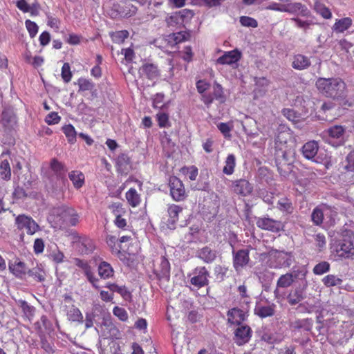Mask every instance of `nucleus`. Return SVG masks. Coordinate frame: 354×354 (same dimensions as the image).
<instances>
[{"label":"nucleus","mask_w":354,"mask_h":354,"mask_svg":"<svg viewBox=\"0 0 354 354\" xmlns=\"http://www.w3.org/2000/svg\"><path fill=\"white\" fill-rule=\"evenodd\" d=\"M311 219L315 225L322 224L324 220V209L321 206H317L313 210Z\"/></svg>","instance_id":"42"},{"label":"nucleus","mask_w":354,"mask_h":354,"mask_svg":"<svg viewBox=\"0 0 354 354\" xmlns=\"http://www.w3.org/2000/svg\"><path fill=\"white\" fill-rule=\"evenodd\" d=\"M241 57V53L237 49L225 52L222 56L219 57L216 63L221 65H232L236 64Z\"/></svg>","instance_id":"19"},{"label":"nucleus","mask_w":354,"mask_h":354,"mask_svg":"<svg viewBox=\"0 0 354 354\" xmlns=\"http://www.w3.org/2000/svg\"><path fill=\"white\" fill-rule=\"evenodd\" d=\"M286 12L292 14L299 12V14L303 17H309L310 15V10L306 6L301 3L288 2L286 6Z\"/></svg>","instance_id":"26"},{"label":"nucleus","mask_w":354,"mask_h":354,"mask_svg":"<svg viewBox=\"0 0 354 354\" xmlns=\"http://www.w3.org/2000/svg\"><path fill=\"white\" fill-rule=\"evenodd\" d=\"M129 37L127 30L117 31L111 34L112 40L115 43H122Z\"/></svg>","instance_id":"51"},{"label":"nucleus","mask_w":354,"mask_h":354,"mask_svg":"<svg viewBox=\"0 0 354 354\" xmlns=\"http://www.w3.org/2000/svg\"><path fill=\"white\" fill-rule=\"evenodd\" d=\"M319 149V145L316 141H309L302 147V153L308 160H312L317 155Z\"/></svg>","instance_id":"28"},{"label":"nucleus","mask_w":354,"mask_h":354,"mask_svg":"<svg viewBox=\"0 0 354 354\" xmlns=\"http://www.w3.org/2000/svg\"><path fill=\"white\" fill-rule=\"evenodd\" d=\"M104 325L107 326L109 329V336L112 338H119L120 333V330L114 326V324L110 321H105Z\"/></svg>","instance_id":"56"},{"label":"nucleus","mask_w":354,"mask_h":354,"mask_svg":"<svg viewBox=\"0 0 354 354\" xmlns=\"http://www.w3.org/2000/svg\"><path fill=\"white\" fill-rule=\"evenodd\" d=\"M218 252L209 246H205L196 252V257L206 263H212L216 259Z\"/></svg>","instance_id":"20"},{"label":"nucleus","mask_w":354,"mask_h":354,"mask_svg":"<svg viewBox=\"0 0 354 354\" xmlns=\"http://www.w3.org/2000/svg\"><path fill=\"white\" fill-rule=\"evenodd\" d=\"M170 194L174 200L181 201L185 198V190L183 182L176 176L169 178Z\"/></svg>","instance_id":"9"},{"label":"nucleus","mask_w":354,"mask_h":354,"mask_svg":"<svg viewBox=\"0 0 354 354\" xmlns=\"http://www.w3.org/2000/svg\"><path fill=\"white\" fill-rule=\"evenodd\" d=\"M61 117L58 115L57 113L51 112L48 115H47L45 121L48 124L52 125L59 123Z\"/></svg>","instance_id":"60"},{"label":"nucleus","mask_w":354,"mask_h":354,"mask_svg":"<svg viewBox=\"0 0 354 354\" xmlns=\"http://www.w3.org/2000/svg\"><path fill=\"white\" fill-rule=\"evenodd\" d=\"M62 77L64 82L68 83L72 77V73L68 63H64L62 68Z\"/></svg>","instance_id":"53"},{"label":"nucleus","mask_w":354,"mask_h":354,"mask_svg":"<svg viewBox=\"0 0 354 354\" xmlns=\"http://www.w3.org/2000/svg\"><path fill=\"white\" fill-rule=\"evenodd\" d=\"M215 100H219L221 102L225 101V95L221 85L215 83L213 86V91L211 93Z\"/></svg>","instance_id":"49"},{"label":"nucleus","mask_w":354,"mask_h":354,"mask_svg":"<svg viewBox=\"0 0 354 354\" xmlns=\"http://www.w3.org/2000/svg\"><path fill=\"white\" fill-rule=\"evenodd\" d=\"M225 165L223 167V172L227 175H231L234 171L236 165V158L234 154H229L225 160Z\"/></svg>","instance_id":"41"},{"label":"nucleus","mask_w":354,"mask_h":354,"mask_svg":"<svg viewBox=\"0 0 354 354\" xmlns=\"http://www.w3.org/2000/svg\"><path fill=\"white\" fill-rule=\"evenodd\" d=\"M26 27L29 32L30 37L31 38H33L38 32V26L36 24V23L27 19L25 22Z\"/></svg>","instance_id":"57"},{"label":"nucleus","mask_w":354,"mask_h":354,"mask_svg":"<svg viewBox=\"0 0 354 354\" xmlns=\"http://www.w3.org/2000/svg\"><path fill=\"white\" fill-rule=\"evenodd\" d=\"M170 263L165 256H161L159 263L153 269V274L158 280L168 281L170 278Z\"/></svg>","instance_id":"10"},{"label":"nucleus","mask_w":354,"mask_h":354,"mask_svg":"<svg viewBox=\"0 0 354 354\" xmlns=\"http://www.w3.org/2000/svg\"><path fill=\"white\" fill-rule=\"evenodd\" d=\"M50 257L55 263H60L63 262V260H64V254H63L62 252H61L60 250L57 249L55 250H53L50 254Z\"/></svg>","instance_id":"61"},{"label":"nucleus","mask_w":354,"mask_h":354,"mask_svg":"<svg viewBox=\"0 0 354 354\" xmlns=\"http://www.w3.org/2000/svg\"><path fill=\"white\" fill-rule=\"evenodd\" d=\"M283 115L290 121L297 122L299 121L301 115L300 113L296 111L290 109H283L282 111Z\"/></svg>","instance_id":"47"},{"label":"nucleus","mask_w":354,"mask_h":354,"mask_svg":"<svg viewBox=\"0 0 354 354\" xmlns=\"http://www.w3.org/2000/svg\"><path fill=\"white\" fill-rule=\"evenodd\" d=\"M313 326L311 319H297L291 323V327L294 330L303 329L305 331H310Z\"/></svg>","instance_id":"34"},{"label":"nucleus","mask_w":354,"mask_h":354,"mask_svg":"<svg viewBox=\"0 0 354 354\" xmlns=\"http://www.w3.org/2000/svg\"><path fill=\"white\" fill-rule=\"evenodd\" d=\"M238 326H239L234 331V340L237 345L241 346L250 341L252 337V330L248 325L240 324Z\"/></svg>","instance_id":"15"},{"label":"nucleus","mask_w":354,"mask_h":354,"mask_svg":"<svg viewBox=\"0 0 354 354\" xmlns=\"http://www.w3.org/2000/svg\"><path fill=\"white\" fill-rule=\"evenodd\" d=\"M9 269L18 278H23L28 270L25 263L19 259H16L13 263H9Z\"/></svg>","instance_id":"25"},{"label":"nucleus","mask_w":354,"mask_h":354,"mask_svg":"<svg viewBox=\"0 0 354 354\" xmlns=\"http://www.w3.org/2000/svg\"><path fill=\"white\" fill-rule=\"evenodd\" d=\"M277 207L287 214H292L294 209L292 201L286 197L278 200Z\"/></svg>","instance_id":"37"},{"label":"nucleus","mask_w":354,"mask_h":354,"mask_svg":"<svg viewBox=\"0 0 354 354\" xmlns=\"http://www.w3.org/2000/svg\"><path fill=\"white\" fill-rule=\"evenodd\" d=\"M315 12L323 18L329 19L332 17V13L328 8L320 2H315L314 5Z\"/></svg>","instance_id":"39"},{"label":"nucleus","mask_w":354,"mask_h":354,"mask_svg":"<svg viewBox=\"0 0 354 354\" xmlns=\"http://www.w3.org/2000/svg\"><path fill=\"white\" fill-rule=\"evenodd\" d=\"M15 224L19 230L25 229L28 234L32 235L39 230V225L30 217L20 214L15 218Z\"/></svg>","instance_id":"6"},{"label":"nucleus","mask_w":354,"mask_h":354,"mask_svg":"<svg viewBox=\"0 0 354 354\" xmlns=\"http://www.w3.org/2000/svg\"><path fill=\"white\" fill-rule=\"evenodd\" d=\"M305 297L306 296L304 290L301 287H297L295 289L291 290L287 295H286L285 297L288 303L290 306L298 304L299 302L304 300Z\"/></svg>","instance_id":"22"},{"label":"nucleus","mask_w":354,"mask_h":354,"mask_svg":"<svg viewBox=\"0 0 354 354\" xmlns=\"http://www.w3.org/2000/svg\"><path fill=\"white\" fill-rule=\"evenodd\" d=\"M140 71L149 80H155L160 76V71L158 66L152 63L144 64Z\"/></svg>","instance_id":"27"},{"label":"nucleus","mask_w":354,"mask_h":354,"mask_svg":"<svg viewBox=\"0 0 354 354\" xmlns=\"http://www.w3.org/2000/svg\"><path fill=\"white\" fill-rule=\"evenodd\" d=\"M232 247V261L233 267L236 272H241L243 268L248 265L250 261V249H241L237 251L234 250L233 245L230 243Z\"/></svg>","instance_id":"5"},{"label":"nucleus","mask_w":354,"mask_h":354,"mask_svg":"<svg viewBox=\"0 0 354 354\" xmlns=\"http://www.w3.org/2000/svg\"><path fill=\"white\" fill-rule=\"evenodd\" d=\"M269 259L268 266L270 268L280 269L283 268H289L294 261V257L291 252L279 251L275 249H271L269 252Z\"/></svg>","instance_id":"3"},{"label":"nucleus","mask_w":354,"mask_h":354,"mask_svg":"<svg viewBox=\"0 0 354 354\" xmlns=\"http://www.w3.org/2000/svg\"><path fill=\"white\" fill-rule=\"evenodd\" d=\"M73 237V243L79 245V251L82 254L91 253L94 249L95 245L93 241L85 235H80L76 232L72 234Z\"/></svg>","instance_id":"12"},{"label":"nucleus","mask_w":354,"mask_h":354,"mask_svg":"<svg viewBox=\"0 0 354 354\" xmlns=\"http://www.w3.org/2000/svg\"><path fill=\"white\" fill-rule=\"evenodd\" d=\"M232 185L234 192L242 196H247L253 191L252 185L245 178L236 180L233 182Z\"/></svg>","instance_id":"18"},{"label":"nucleus","mask_w":354,"mask_h":354,"mask_svg":"<svg viewBox=\"0 0 354 354\" xmlns=\"http://www.w3.org/2000/svg\"><path fill=\"white\" fill-rule=\"evenodd\" d=\"M62 130L69 142L73 143L76 140L77 133L72 124L64 126Z\"/></svg>","instance_id":"45"},{"label":"nucleus","mask_w":354,"mask_h":354,"mask_svg":"<svg viewBox=\"0 0 354 354\" xmlns=\"http://www.w3.org/2000/svg\"><path fill=\"white\" fill-rule=\"evenodd\" d=\"M113 313L115 316L122 322H126L128 319V313L127 310L121 307L115 306L113 308Z\"/></svg>","instance_id":"54"},{"label":"nucleus","mask_w":354,"mask_h":354,"mask_svg":"<svg viewBox=\"0 0 354 354\" xmlns=\"http://www.w3.org/2000/svg\"><path fill=\"white\" fill-rule=\"evenodd\" d=\"M17 126V117L11 108H5L0 117V127L6 132H10Z\"/></svg>","instance_id":"7"},{"label":"nucleus","mask_w":354,"mask_h":354,"mask_svg":"<svg viewBox=\"0 0 354 354\" xmlns=\"http://www.w3.org/2000/svg\"><path fill=\"white\" fill-rule=\"evenodd\" d=\"M257 226L262 230L271 231L272 232H279L283 228V224L281 221L274 220L269 217H259L257 219Z\"/></svg>","instance_id":"13"},{"label":"nucleus","mask_w":354,"mask_h":354,"mask_svg":"<svg viewBox=\"0 0 354 354\" xmlns=\"http://www.w3.org/2000/svg\"><path fill=\"white\" fill-rule=\"evenodd\" d=\"M299 274L303 277H305L306 276L305 272L293 271L292 272H287L281 274L279 277L277 281L276 288L274 290V298L277 300L285 299L286 293L281 290L290 287L294 283L295 279H297Z\"/></svg>","instance_id":"4"},{"label":"nucleus","mask_w":354,"mask_h":354,"mask_svg":"<svg viewBox=\"0 0 354 354\" xmlns=\"http://www.w3.org/2000/svg\"><path fill=\"white\" fill-rule=\"evenodd\" d=\"M275 307L274 304L268 306L257 305L254 308V314L261 318L272 317L275 313Z\"/></svg>","instance_id":"30"},{"label":"nucleus","mask_w":354,"mask_h":354,"mask_svg":"<svg viewBox=\"0 0 354 354\" xmlns=\"http://www.w3.org/2000/svg\"><path fill=\"white\" fill-rule=\"evenodd\" d=\"M156 118L160 127H166L169 126V116L167 114L160 112L156 114Z\"/></svg>","instance_id":"58"},{"label":"nucleus","mask_w":354,"mask_h":354,"mask_svg":"<svg viewBox=\"0 0 354 354\" xmlns=\"http://www.w3.org/2000/svg\"><path fill=\"white\" fill-rule=\"evenodd\" d=\"M256 275L257 276L259 281L263 285H270L272 281L275 273L272 271L265 269L264 270L257 272Z\"/></svg>","instance_id":"36"},{"label":"nucleus","mask_w":354,"mask_h":354,"mask_svg":"<svg viewBox=\"0 0 354 354\" xmlns=\"http://www.w3.org/2000/svg\"><path fill=\"white\" fill-rule=\"evenodd\" d=\"M52 215L59 227L75 226L79 222L77 212L73 208L65 205L55 207L52 211Z\"/></svg>","instance_id":"2"},{"label":"nucleus","mask_w":354,"mask_h":354,"mask_svg":"<svg viewBox=\"0 0 354 354\" xmlns=\"http://www.w3.org/2000/svg\"><path fill=\"white\" fill-rule=\"evenodd\" d=\"M183 211V207L172 204L168 206L167 208V216L168 218H164V223L168 229L174 230L176 228V224L179 218V214Z\"/></svg>","instance_id":"14"},{"label":"nucleus","mask_w":354,"mask_h":354,"mask_svg":"<svg viewBox=\"0 0 354 354\" xmlns=\"http://www.w3.org/2000/svg\"><path fill=\"white\" fill-rule=\"evenodd\" d=\"M78 84L80 87V91H91L94 87V84H93V82L86 79H79Z\"/></svg>","instance_id":"59"},{"label":"nucleus","mask_w":354,"mask_h":354,"mask_svg":"<svg viewBox=\"0 0 354 354\" xmlns=\"http://www.w3.org/2000/svg\"><path fill=\"white\" fill-rule=\"evenodd\" d=\"M352 24V19L350 17H345L337 20L334 24V30L339 32L346 30Z\"/></svg>","instance_id":"38"},{"label":"nucleus","mask_w":354,"mask_h":354,"mask_svg":"<svg viewBox=\"0 0 354 354\" xmlns=\"http://www.w3.org/2000/svg\"><path fill=\"white\" fill-rule=\"evenodd\" d=\"M68 318L70 321L77 322L79 323L83 322V315L79 308L75 307L74 306L68 310Z\"/></svg>","instance_id":"44"},{"label":"nucleus","mask_w":354,"mask_h":354,"mask_svg":"<svg viewBox=\"0 0 354 354\" xmlns=\"http://www.w3.org/2000/svg\"><path fill=\"white\" fill-rule=\"evenodd\" d=\"M316 86L328 97L342 99L346 96V84L339 78H319Z\"/></svg>","instance_id":"1"},{"label":"nucleus","mask_w":354,"mask_h":354,"mask_svg":"<svg viewBox=\"0 0 354 354\" xmlns=\"http://www.w3.org/2000/svg\"><path fill=\"white\" fill-rule=\"evenodd\" d=\"M107 245L111 248L113 252L120 253L122 247L119 245L118 248L115 247L118 239L115 236L107 235L106 239Z\"/></svg>","instance_id":"52"},{"label":"nucleus","mask_w":354,"mask_h":354,"mask_svg":"<svg viewBox=\"0 0 354 354\" xmlns=\"http://www.w3.org/2000/svg\"><path fill=\"white\" fill-rule=\"evenodd\" d=\"M34 252L36 254L42 253L44 249V242L42 239H36L34 242Z\"/></svg>","instance_id":"63"},{"label":"nucleus","mask_w":354,"mask_h":354,"mask_svg":"<svg viewBox=\"0 0 354 354\" xmlns=\"http://www.w3.org/2000/svg\"><path fill=\"white\" fill-rule=\"evenodd\" d=\"M219 131L224 135L225 137H230V132L231 131V127L229 124L225 122H221L217 125Z\"/></svg>","instance_id":"64"},{"label":"nucleus","mask_w":354,"mask_h":354,"mask_svg":"<svg viewBox=\"0 0 354 354\" xmlns=\"http://www.w3.org/2000/svg\"><path fill=\"white\" fill-rule=\"evenodd\" d=\"M114 270L112 266L106 261H102L98 266L99 276L104 279L113 276Z\"/></svg>","instance_id":"33"},{"label":"nucleus","mask_w":354,"mask_h":354,"mask_svg":"<svg viewBox=\"0 0 354 354\" xmlns=\"http://www.w3.org/2000/svg\"><path fill=\"white\" fill-rule=\"evenodd\" d=\"M347 164L345 168L348 171H354V151H351L346 157Z\"/></svg>","instance_id":"62"},{"label":"nucleus","mask_w":354,"mask_h":354,"mask_svg":"<svg viewBox=\"0 0 354 354\" xmlns=\"http://www.w3.org/2000/svg\"><path fill=\"white\" fill-rule=\"evenodd\" d=\"M106 288L113 292L119 293L122 297H125L129 295V292L127 290L124 286H119L115 283H107Z\"/></svg>","instance_id":"50"},{"label":"nucleus","mask_w":354,"mask_h":354,"mask_svg":"<svg viewBox=\"0 0 354 354\" xmlns=\"http://www.w3.org/2000/svg\"><path fill=\"white\" fill-rule=\"evenodd\" d=\"M311 64L310 59L302 54H297L293 57L292 67L296 70H304Z\"/></svg>","instance_id":"29"},{"label":"nucleus","mask_w":354,"mask_h":354,"mask_svg":"<svg viewBox=\"0 0 354 354\" xmlns=\"http://www.w3.org/2000/svg\"><path fill=\"white\" fill-rule=\"evenodd\" d=\"M194 13L192 10L183 9L179 12L173 13L168 19L170 25H181L192 18Z\"/></svg>","instance_id":"17"},{"label":"nucleus","mask_w":354,"mask_h":354,"mask_svg":"<svg viewBox=\"0 0 354 354\" xmlns=\"http://www.w3.org/2000/svg\"><path fill=\"white\" fill-rule=\"evenodd\" d=\"M227 321L231 324L240 325L245 319L244 312L238 308H233L227 313Z\"/></svg>","instance_id":"23"},{"label":"nucleus","mask_w":354,"mask_h":354,"mask_svg":"<svg viewBox=\"0 0 354 354\" xmlns=\"http://www.w3.org/2000/svg\"><path fill=\"white\" fill-rule=\"evenodd\" d=\"M27 274L39 282L44 281L45 279V272L38 266L28 269Z\"/></svg>","instance_id":"43"},{"label":"nucleus","mask_w":354,"mask_h":354,"mask_svg":"<svg viewBox=\"0 0 354 354\" xmlns=\"http://www.w3.org/2000/svg\"><path fill=\"white\" fill-rule=\"evenodd\" d=\"M322 282L326 287H331L340 285L342 280L335 275L328 274L322 279Z\"/></svg>","instance_id":"46"},{"label":"nucleus","mask_w":354,"mask_h":354,"mask_svg":"<svg viewBox=\"0 0 354 354\" xmlns=\"http://www.w3.org/2000/svg\"><path fill=\"white\" fill-rule=\"evenodd\" d=\"M240 23L242 26L245 27L256 28L258 26V23L256 19L247 16L241 17Z\"/></svg>","instance_id":"55"},{"label":"nucleus","mask_w":354,"mask_h":354,"mask_svg":"<svg viewBox=\"0 0 354 354\" xmlns=\"http://www.w3.org/2000/svg\"><path fill=\"white\" fill-rule=\"evenodd\" d=\"M330 270V263L327 261H322L317 265L313 268V273L317 275L323 274Z\"/></svg>","instance_id":"48"},{"label":"nucleus","mask_w":354,"mask_h":354,"mask_svg":"<svg viewBox=\"0 0 354 354\" xmlns=\"http://www.w3.org/2000/svg\"><path fill=\"white\" fill-rule=\"evenodd\" d=\"M118 171L121 174H127L130 169V159L127 154L122 153L117 158Z\"/></svg>","instance_id":"31"},{"label":"nucleus","mask_w":354,"mask_h":354,"mask_svg":"<svg viewBox=\"0 0 354 354\" xmlns=\"http://www.w3.org/2000/svg\"><path fill=\"white\" fill-rule=\"evenodd\" d=\"M74 263L76 266L79 267L84 271V275L86 277L88 281L92 284V286L95 288L98 289L99 286H97V283L99 281V279L95 276L91 270V267L88 263V262L86 261L75 258L74 259Z\"/></svg>","instance_id":"16"},{"label":"nucleus","mask_w":354,"mask_h":354,"mask_svg":"<svg viewBox=\"0 0 354 354\" xmlns=\"http://www.w3.org/2000/svg\"><path fill=\"white\" fill-rule=\"evenodd\" d=\"M68 178L76 189L81 188L84 184L85 177L84 174L80 171L74 170L71 171L68 174Z\"/></svg>","instance_id":"32"},{"label":"nucleus","mask_w":354,"mask_h":354,"mask_svg":"<svg viewBox=\"0 0 354 354\" xmlns=\"http://www.w3.org/2000/svg\"><path fill=\"white\" fill-rule=\"evenodd\" d=\"M0 178L6 181L11 178V169L7 160H3L0 163Z\"/></svg>","instance_id":"40"},{"label":"nucleus","mask_w":354,"mask_h":354,"mask_svg":"<svg viewBox=\"0 0 354 354\" xmlns=\"http://www.w3.org/2000/svg\"><path fill=\"white\" fill-rule=\"evenodd\" d=\"M325 133L333 139H336V145H343L344 142L345 128L341 125H334L328 128Z\"/></svg>","instance_id":"21"},{"label":"nucleus","mask_w":354,"mask_h":354,"mask_svg":"<svg viewBox=\"0 0 354 354\" xmlns=\"http://www.w3.org/2000/svg\"><path fill=\"white\" fill-rule=\"evenodd\" d=\"M194 277L190 279V283L198 288L207 286L209 283V273L205 267H198L194 270Z\"/></svg>","instance_id":"11"},{"label":"nucleus","mask_w":354,"mask_h":354,"mask_svg":"<svg viewBox=\"0 0 354 354\" xmlns=\"http://www.w3.org/2000/svg\"><path fill=\"white\" fill-rule=\"evenodd\" d=\"M50 168L55 173L57 179L60 180L63 184L67 182V179L65 177L67 169L64 164L54 158L51 160Z\"/></svg>","instance_id":"24"},{"label":"nucleus","mask_w":354,"mask_h":354,"mask_svg":"<svg viewBox=\"0 0 354 354\" xmlns=\"http://www.w3.org/2000/svg\"><path fill=\"white\" fill-rule=\"evenodd\" d=\"M126 198L133 207L138 206L141 202L140 196L134 188H131L127 192Z\"/></svg>","instance_id":"35"},{"label":"nucleus","mask_w":354,"mask_h":354,"mask_svg":"<svg viewBox=\"0 0 354 354\" xmlns=\"http://www.w3.org/2000/svg\"><path fill=\"white\" fill-rule=\"evenodd\" d=\"M334 252L339 259H354V245L350 241H340L336 244Z\"/></svg>","instance_id":"8"}]
</instances>
